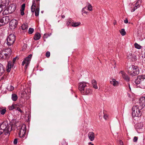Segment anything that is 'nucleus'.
Instances as JSON below:
<instances>
[{"instance_id": "obj_1", "label": "nucleus", "mask_w": 145, "mask_h": 145, "mask_svg": "<svg viewBox=\"0 0 145 145\" xmlns=\"http://www.w3.org/2000/svg\"><path fill=\"white\" fill-rule=\"evenodd\" d=\"M127 69L129 74L132 76H136L139 73L138 68L136 66L130 65L127 68Z\"/></svg>"}, {"instance_id": "obj_2", "label": "nucleus", "mask_w": 145, "mask_h": 145, "mask_svg": "<svg viewBox=\"0 0 145 145\" xmlns=\"http://www.w3.org/2000/svg\"><path fill=\"white\" fill-rule=\"evenodd\" d=\"M11 49L10 48L4 49L0 53V58L8 59L10 56Z\"/></svg>"}, {"instance_id": "obj_3", "label": "nucleus", "mask_w": 145, "mask_h": 145, "mask_svg": "<svg viewBox=\"0 0 145 145\" xmlns=\"http://www.w3.org/2000/svg\"><path fill=\"white\" fill-rule=\"evenodd\" d=\"M142 107H140L138 105H135L133 106L132 108V115L133 117H140L142 114L141 110Z\"/></svg>"}, {"instance_id": "obj_4", "label": "nucleus", "mask_w": 145, "mask_h": 145, "mask_svg": "<svg viewBox=\"0 0 145 145\" xmlns=\"http://www.w3.org/2000/svg\"><path fill=\"white\" fill-rule=\"evenodd\" d=\"M8 125V123L7 122L4 121L0 125V128L4 132L5 131L7 133H8L11 130V129Z\"/></svg>"}, {"instance_id": "obj_5", "label": "nucleus", "mask_w": 145, "mask_h": 145, "mask_svg": "<svg viewBox=\"0 0 145 145\" xmlns=\"http://www.w3.org/2000/svg\"><path fill=\"white\" fill-rule=\"evenodd\" d=\"M26 126L25 124L22 125L19 133V137L21 138H25L26 137Z\"/></svg>"}, {"instance_id": "obj_6", "label": "nucleus", "mask_w": 145, "mask_h": 145, "mask_svg": "<svg viewBox=\"0 0 145 145\" xmlns=\"http://www.w3.org/2000/svg\"><path fill=\"white\" fill-rule=\"evenodd\" d=\"M15 40V36L13 34L10 35L7 39V45L10 46L13 44Z\"/></svg>"}, {"instance_id": "obj_7", "label": "nucleus", "mask_w": 145, "mask_h": 145, "mask_svg": "<svg viewBox=\"0 0 145 145\" xmlns=\"http://www.w3.org/2000/svg\"><path fill=\"white\" fill-rule=\"evenodd\" d=\"M32 56V55L31 54L29 55L27 57L24 59L22 62V65L24 66L25 64L24 67V69L25 70L27 69V67L30 62Z\"/></svg>"}, {"instance_id": "obj_8", "label": "nucleus", "mask_w": 145, "mask_h": 145, "mask_svg": "<svg viewBox=\"0 0 145 145\" xmlns=\"http://www.w3.org/2000/svg\"><path fill=\"white\" fill-rule=\"evenodd\" d=\"M10 21V19L9 16H6L3 17L0 19V27L7 24Z\"/></svg>"}, {"instance_id": "obj_9", "label": "nucleus", "mask_w": 145, "mask_h": 145, "mask_svg": "<svg viewBox=\"0 0 145 145\" xmlns=\"http://www.w3.org/2000/svg\"><path fill=\"white\" fill-rule=\"evenodd\" d=\"M88 86V83L84 82H82L79 84L78 86V89L80 92L82 93L84 89Z\"/></svg>"}, {"instance_id": "obj_10", "label": "nucleus", "mask_w": 145, "mask_h": 145, "mask_svg": "<svg viewBox=\"0 0 145 145\" xmlns=\"http://www.w3.org/2000/svg\"><path fill=\"white\" fill-rule=\"evenodd\" d=\"M127 58L128 59H130L132 61H134L137 60L136 56L133 54L132 52H128L127 54Z\"/></svg>"}, {"instance_id": "obj_11", "label": "nucleus", "mask_w": 145, "mask_h": 145, "mask_svg": "<svg viewBox=\"0 0 145 145\" xmlns=\"http://www.w3.org/2000/svg\"><path fill=\"white\" fill-rule=\"evenodd\" d=\"M143 78H145V75H140L138 76H137V78L136 79L135 81V84L137 85L139 84L140 85L141 82L142 81V80H143Z\"/></svg>"}, {"instance_id": "obj_12", "label": "nucleus", "mask_w": 145, "mask_h": 145, "mask_svg": "<svg viewBox=\"0 0 145 145\" xmlns=\"http://www.w3.org/2000/svg\"><path fill=\"white\" fill-rule=\"evenodd\" d=\"M92 93V90L88 86L87 88L84 89V90L82 93L84 95H89Z\"/></svg>"}, {"instance_id": "obj_13", "label": "nucleus", "mask_w": 145, "mask_h": 145, "mask_svg": "<svg viewBox=\"0 0 145 145\" xmlns=\"http://www.w3.org/2000/svg\"><path fill=\"white\" fill-rule=\"evenodd\" d=\"M120 73L121 74V76L127 82H129L130 80V78L128 75L126 74L124 71H121Z\"/></svg>"}, {"instance_id": "obj_14", "label": "nucleus", "mask_w": 145, "mask_h": 145, "mask_svg": "<svg viewBox=\"0 0 145 145\" xmlns=\"http://www.w3.org/2000/svg\"><path fill=\"white\" fill-rule=\"evenodd\" d=\"M139 103V106L142 107V108L145 107V97H141L140 99Z\"/></svg>"}, {"instance_id": "obj_15", "label": "nucleus", "mask_w": 145, "mask_h": 145, "mask_svg": "<svg viewBox=\"0 0 145 145\" xmlns=\"http://www.w3.org/2000/svg\"><path fill=\"white\" fill-rule=\"evenodd\" d=\"M8 8V10L9 11V13H11L13 12L16 9V6L15 4H12L10 5Z\"/></svg>"}, {"instance_id": "obj_16", "label": "nucleus", "mask_w": 145, "mask_h": 145, "mask_svg": "<svg viewBox=\"0 0 145 145\" xmlns=\"http://www.w3.org/2000/svg\"><path fill=\"white\" fill-rule=\"evenodd\" d=\"M38 6L37 7L39 6V4H38L37 3V1H35V0H33L32 1V5L31 6V11L32 12H34L35 11V9L37 5Z\"/></svg>"}, {"instance_id": "obj_17", "label": "nucleus", "mask_w": 145, "mask_h": 145, "mask_svg": "<svg viewBox=\"0 0 145 145\" xmlns=\"http://www.w3.org/2000/svg\"><path fill=\"white\" fill-rule=\"evenodd\" d=\"M9 24L10 26L14 28L16 27L18 25V21L16 20H12Z\"/></svg>"}, {"instance_id": "obj_18", "label": "nucleus", "mask_w": 145, "mask_h": 145, "mask_svg": "<svg viewBox=\"0 0 145 145\" xmlns=\"http://www.w3.org/2000/svg\"><path fill=\"white\" fill-rule=\"evenodd\" d=\"M88 138L91 141H93L95 138V136L94 133L93 132H90L88 135Z\"/></svg>"}, {"instance_id": "obj_19", "label": "nucleus", "mask_w": 145, "mask_h": 145, "mask_svg": "<svg viewBox=\"0 0 145 145\" xmlns=\"http://www.w3.org/2000/svg\"><path fill=\"white\" fill-rule=\"evenodd\" d=\"M14 64H13V63H12L11 61H9L7 64V72H9L10 71L11 68L12 67Z\"/></svg>"}, {"instance_id": "obj_20", "label": "nucleus", "mask_w": 145, "mask_h": 145, "mask_svg": "<svg viewBox=\"0 0 145 145\" xmlns=\"http://www.w3.org/2000/svg\"><path fill=\"white\" fill-rule=\"evenodd\" d=\"M10 0H1V5L5 7L6 5L8 4Z\"/></svg>"}, {"instance_id": "obj_21", "label": "nucleus", "mask_w": 145, "mask_h": 145, "mask_svg": "<svg viewBox=\"0 0 145 145\" xmlns=\"http://www.w3.org/2000/svg\"><path fill=\"white\" fill-rule=\"evenodd\" d=\"M110 84H112L114 86H116L118 84V82L115 79H112V81H110Z\"/></svg>"}, {"instance_id": "obj_22", "label": "nucleus", "mask_w": 145, "mask_h": 145, "mask_svg": "<svg viewBox=\"0 0 145 145\" xmlns=\"http://www.w3.org/2000/svg\"><path fill=\"white\" fill-rule=\"evenodd\" d=\"M143 80H142V82L139 85L140 88L144 89L145 88V78H143Z\"/></svg>"}, {"instance_id": "obj_23", "label": "nucleus", "mask_w": 145, "mask_h": 145, "mask_svg": "<svg viewBox=\"0 0 145 145\" xmlns=\"http://www.w3.org/2000/svg\"><path fill=\"white\" fill-rule=\"evenodd\" d=\"M91 83L93 87L95 89H97L98 87L97 86V83L96 81L95 80H93L91 81Z\"/></svg>"}, {"instance_id": "obj_24", "label": "nucleus", "mask_w": 145, "mask_h": 145, "mask_svg": "<svg viewBox=\"0 0 145 145\" xmlns=\"http://www.w3.org/2000/svg\"><path fill=\"white\" fill-rule=\"evenodd\" d=\"M40 38V35L39 33H36L34 37V39L35 40H39Z\"/></svg>"}, {"instance_id": "obj_25", "label": "nucleus", "mask_w": 145, "mask_h": 145, "mask_svg": "<svg viewBox=\"0 0 145 145\" xmlns=\"http://www.w3.org/2000/svg\"><path fill=\"white\" fill-rule=\"evenodd\" d=\"M73 22V20L71 18L67 19V26H68L69 25L72 26Z\"/></svg>"}, {"instance_id": "obj_26", "label": "nucleus", "mask_w": 145, "mask_h": 145, "mask_svg": "<svg viewBox=\"0 0 145 145\" xmlns=\"http://www.w3.org/2000/svg\"><path fill=\"white\" fill-rule=\"evenodd\" d=\"M16 104H13L11 105L8 106V109L10 110H12L14 109H15L16 108Z\"/></svg>"}, {"instance_id": "obj_27", "label": "nucleus", "mask_w": 145, "mask_h": 145, "mask_svg": "<svg viewBox=\"0 0 145 145\" xmlns=\"http://www.w3.org/2000/svg\"><path fill=\"white\" fill-rule=\"evenodd\" d=\"M39 6L37 7L36 9H35V14L36 16H38L39 15Z\"/></svg>"}, {"instance_id": "obj_28", "label": "nucleus", "mask_w": 145, "mask_h": 145, "mask_svg": "<svg viewBox=\"0 0 145 145\" xmlns=\"http://www.w3.org/2000/svg\"><path fill=\"white\" fill-rule=\"evenodd\" d=\"M81 24L80 22H73L72 26L73 27H77L80 25Z\"/></svg>"}, {"instance_id": "obj_29", "label": "nucleus", "mask_w": 145, "mask_h": 145, "mask_svg": "<svg viewBox=\"0 0 145 145\" xmlns=\"http://www.w3.org/2000/svg\"><path fill=\"white\" fill-rule=\"evenodd\" d=\"M12 99L13 101H16L18 99L17 95L15 94H13L12 95Z\"/></svg>"}, {"instance_id": "obj_30", "label": "nucleus", "mask_w": 145, "mask_h": 145, "mask_svg": "<svg viewBox=\"0 0 145 145\" xmlns=\"http://www.w3.org/2000/svg\"><path fill=\"white\" fill-rule=\"evenodd\" d=\"M21 97L22 98H24L27 96V93L26 92L24 91H22L21 93Z\"/></svg>"}, {"instance_id": "obj_31", "label": "nucleus", "mask_w": 145, "mask_h": 145, "mask_svg": "<svg viewBox=\"0 0 145 145\" xmlns=\"http://www.w3.org/2000/svg\"><path fill=\"white\" fill-rule=\"evenodd\" d=\"M143 126V124L142 123H139L136 125V127L137 129H141Z\"/></svg>"}, {"instance_id": "obj_32", "label": "nucleus", "mask_w": 145, "mask_h": 145, "mask_svg": "<svg viewBox=\"0 0 145 145\" xmlns=\"http://www.w3.org/2000/svg\"><path fill=\"white\" fill-rule=\"evenodd\" d=\"M140 6L137 3L135 4V5L134 7L131 10V12H132L134 11L135 10H136L137 8H139L140 7Z\"/></svg>"}, {"instance_id": "obj_33", "label": "nucleus", "mask_w": 145, "mask_h": 145, "mask_svg": "<svg viewBox=\"0 0 145 145\" xmlns=\"http://www.w3.org/2000/svg\"><path fill=\"white\" fill-rule=\"evenodd\" d=\"M21 29L23 30H27V24H23L21 26Z\"/></svg>"}, {"instance_id": "obj_34", "label": "nucleus", "mask_w": 145, "mask_h": 145, "mask_svg": "<svg viewBox=\"0 0 145 145\" xmlns=\"http://www.w3.org/2000/svg\"><path fill=\"white\" fill-rule=\"evenodd\" d=\"M7 88L8 91H12L14 90V88L11 85H10L7 86Z\"/></svg>"}, {"instance_id": "obj_35", "label": "nucleus", "mask_w": 145, "mask_h": 145, "mask_svg": "<svg viewBox=\"0 0 145 145\" xmlns=\"http://www.w3.org/2000/svg\"><path fill=\"white\" fill-rule=\"evenodd\" d=\"M87 5H88V9L90 11H91L92 10V7L91 5L89 2L87 3Z\"/></svg>"}, {"instance_id": "obj_36", "label": "nucleus", "mask_w": 145, "mask_h": 145, "mask_svg": "<svg viewBox=\"0 0 145 145\" xmlns=\"http://www.w3.org/2000/svg\"><path fill=\"white\" fill-rule=\"evenodd\" d=\"M120 32L122 36H124L126 34V32L124 29H121V31H120Z\"/></svg>"}, {"instance_id": "obj_37", "label": "nucleus", "mask_w": 145, "mask_h": 145, "mask_svg": "<svg viewBox=\"0 0 145 145\" xmlns=\"http://www.w3.org/2000/svg\"><path fill=\"white\" fill-rule=\"evenodd\" d=\"M134 46L136 48L139 49H141L142 47L141 46L139 45L137 43H135L134 44Z\"/></svg>"}, {"instance_id": "obj_38", "label": "nucleus", "mask_w": 145, "mask_h": 145, "mask_svg": "<svg viewBox=\"0 0 145 145\" xmlns=\"http://www.w3.org/2000/svg\"><path fill=\"white\" fill-rule=\"evenodd\" d=\"M86 9H86V7H84L83 8L82 10V14H83L84 13L86 14H88V12L86 10Z\"/></svg>"}, {"instance_id": "obj_39", "label": "nucleus", "mask_w": 145, "mask_h": 145, "mask_svg": "<svg viewBox=\"0 0 145 145\" xmlns=\"http://www.w3.org/2000/svg\"><path fill=\"white\" fill-rule=\"evenodd\" d=\"M9 11L8 10V8L6 9L3 12V14L6 15L9 14Z\"/></svg>"}, {"instance_id": "obj_40", "label": "nucleus", "mask_w": 145, "mask_h": 145, "mask_svg": "<svg viewBox=\"0 0 145 145\" xmlns=\"http://www.w3.org/2000/svg\"><path fill=\"white\" fill-rule=\"evenodd\" d=\"M34 31V29L32 28H30L28 30V33L29 34H32Z\"/></svg>"}, {"instance_id": "obj_41", "label": "nucleus", "mask_w": 145, "mask_h": 145, "mask_svg": "<svg viewBox=\"0 0 145 145\" xmlns=\"http://www.w3.org/2000/svg\"><path fill=\"white\" fill-rule=\"evenodd\" d=\"M16 108L15 109L16 110L19 111L21 113H22L23 112V111L21 110L19 107H18V106L17 105H16Z\"/></svg>"}, {"instance_id": "obj_42", "label": "nucleus", "mask_w": 145, "mask_h": 145, "mask_svg": "<svg viewBox=\"0 0 145 145\" xmlns=\"http://www.w3.org/2000/svg\"><path fill=\"white\" fill-rule=\"evenodd\" d=\"M6 112V110L5 109H3L1 110H1H0V112L1 114L2 115H4L5 113Z\"/></svg>"}, {"instance_id": "obj_43", "label": "nucleus", "mask_w": 145, "mask_h": 145, "mask_svg": "<svg viewBox=\"0 0 145 145\" xmlns=\"http://www.w3.org/2000/svg\"><path fill=\"white\" fill-rule=\"evenodd\" d=\"M25 4H23L21 7V9L20 10H22L23 11H24L25 10Z\"/></svg>"}, {"instance_id": "obj_44", "label": "nucleus", "mask_w": 145, "mask_h": 145, "mask_svg": "<svg viewBox=\"0 0 145 145\" xmlns=\"http://www.w3.org/2000/svg\"><path fill=\"white\" fill-rule=\"evenodd\" d=\"M50 56V53L49 52L47 51L46 54V56L48 58Z\"/></svg>"}, {"instance_id": "obj_45", "label": "nucleus", "mask_w": 145, "mask_h": 145, "mask_svg": "<svg viewBox=\"0 0 145 145\" xmlns=\"http://www.w3.org/2000/svg\"><path fill=\"white\" fill-rule=\"evenodd\" d=\"M5 7H4L1 5H0V13L3 10V9L5 8Z\"/></svg>"}, {"instance_id": "obj_46", "label": "nucleus", "mask_w": 145, "mask_h": 145, "mask_svg": "<svg viewBox=\"0 0 145 145\" xmlns=\"http://www.w3.org/2000/svg\"><path fill=\"white\" fill-rule=\"evenodd\" d=\"M138 137H135L133 139V141L135 142H136L138 140Z\"/></svg>"}, {"instance_id": "obj_47", "label": "nucleus", "mask_w": 145, "mask_h": 145, "mask_svg": "<svg viewBox=\"0 0 145 145\" xmlns=\"http://www.w3.org/2000/svg\"><path fill=\"white\" fill-rule=\"evenodd\" d=\"M18 142V139L17 138H15L14 140L13 143L14 144H16Z\"/></svg>"}, {"instance_id": "obj_48", "label": "nucleus", "mask_w": 145, "mask_h": 145, "mask_svg": "<svg viewBox=\"0 0 145 145\" xmlns=\"http://www.w3.org/2000/svg\"><path fill=\"white\" fill-rule=\"evenodd\" d=\"M17 58V57H16L14 58H13L12 60V63L13 64H14L15 62L16 61V59Z\"/></svg>"}, {"instance_id": "obj_49", "label": "nucleus", "mask_w": 145, "mask_h": 145, "mask_svg": "<svg viewBox=\"0 0 145 145\" xmlns=\"http://www.w3.org/2000/svg\"><path fill=\"white\" fill-rule=\"evenodd\" d=\"M21 11V14L23 16L24 14V11H23L22 10H20Z\"/></svg>"}, {"instance_id": "obj_50", "label": "nucleus", "mask_w": 145, "mask_h": 145, "mask_svg": "<svg viewBox=\"0 0 145 145\" xmlns=\"http://www.w3.org/2000/svg\"><path fill=\"white\" fill-rule=\"evenodd\" d=\"M124 22L125 24H127L128 23V20L127 19H125L124 20Z\"/></svg>"}, {"instance_id": "obj_51", "label": "nucleus", "mask_w": 145, "mask_h": 145, "mask_svg": "<svg viewBox=\"0 0 145 145\" xmlns=\"http://www.w3.org/2000/svg\"><path fill=\"white\" fill-rule=\"evenodd\" d=\"M4 132L0 128V135L2 134Z\"/></svg>"}, {"instance_id": "obj_52", "label": "nucleus", "mask_w": 145, "mask_h": 145, "mask_svg": "<svg viewBox=\"0 0 145 145\" xmlns=\"http://www.w3.org/2000/svg\"><path fill=\"white\" fill-rule=\"evenodd\" d=\"M107 117V116L106 115H104V118L106 120Z\"/></svg>"}, {"instance_id": "obj_53", "label": "nucleus", "mask_w": 145, "mask_h": 145, "mask_svg": "<svg viewBox=\"0 0 145 145\" xmlns=\"http://www.w3.org/2000/svg\"><path fill=\"white\" fill-rule=\"evenodd\" d=\"M120 143L121 145H123V142L121 140H120Z\"/></svg>"}, {"instance_id": "obj_54", "label": "nucleus", "mask_w": 145, "mask_h": 145, "mask_svg": "<svg viewBox=\"0 0 145 145\" xmlns=\"http://www.w3.org/2000/svg\"><path fill=\"white\" fill-rule=\"evenodd\" d=\"M36 1H37V3L38 4H39V1H40V0H35Z\"/></svg>"}, {"instance_id": "obj_55", "label": "nucleus", "mask_w": 145, "mask_h": 145, "mask_svg": "<svg viewBox=\"0 0 145 145\" xmlns=\"http://www.w3.org/2000/svg\"><path fill=\"white\" fill-rule=\"evenodd\" d=\"M61 17H62V18H65V16L64 15H62L61 16Z\"/></svg>"}, {"instance_id": "obj_56", "label": "nucleus", "mask_w": 145, "mask_h": 145, "mask_svg": "<svg viewBox=\"0 0 145 145\" xmlns=\"http://www.w3.org/2000/svg\"><path fill=\"white\" fill-rule=\"evenodd\" d=\"M143 56H144V57L145 58V52L144 53Z\"/></svg>"}, {"instance_id": "obj_57", "label": "nucleus", "mask_w": 145, "mask_h": 145, "mask_svg": "<svg viewBox=\"0 0 145 145\" xmlns=\"http://www.w3.org/2000/svg\"><path fill=\"white\" fill-rule=\"evenodd\" d=\"M46 35L45 34H44V37H46Z\"/></svg>"}, {"instance_id": "obj_58", "label": "nucleus", "mask_w": 145, "mask_h": 145, "mask_svg": "<svg viewBox=\"0 0 145 145\" xmlns=\"http://www.w3.org/2000/svg\"><path fill=\"white\" fill-rule=\"evenodd\" d=\"M129 88L130 89V86L129 84Z\"/></svg>"}, {"instance_id": "obj_59", "label": "nucleus", "mask_w": 145, "mask_h": 145, "mask_svg": "<svg viewBox=\"0 0 145 145\" xmlns=\"http://www.w3.org/2000/svg\"><path fill=\"white\" fill-rule=\"evenodd\" d=\"M91 145H94L93 144H92Z\"/></svg>"}, {"instance_id": "obj_60", "label": "nucleus", "mask_w": 145, "mask_h": 145, "mask_svg": "<svg viewBox=\"0 0 145 145\" xmlns=\"http://www.w3.org/2000/svg\"><path fill=\"white\" fill-rule=\"evenodd\" d=\"M91 142H90V143H89V144H91Z\"/></svg>"}, {"instance_id": "obj_61", "label": "nucleus", "mask_w": 145, "mask_h": 145, "mask_svg": "<svg viewBox=\"0 0 145 145\" xmlns=\"http://www.w3.org/2000/svg\"><path fill=\"white\" fill-rule=\"evenodd\" d=\"M41 12H42H42H42V11H41Z\"/></svg>"}, {"instance_id": "obj_62", "label": "nucleus", "mask_w": 145, "mask_h": 145, "mask_svg": "<svg viewBox=\"0 0 145 145\" xmlns=\"http://www.w3.org/2000/svg\"><path fill=\"white\" fill-rule=\"evenodd\" d=\"M1 110V108H0V110Z\"/></svg>"}]
</instances>
